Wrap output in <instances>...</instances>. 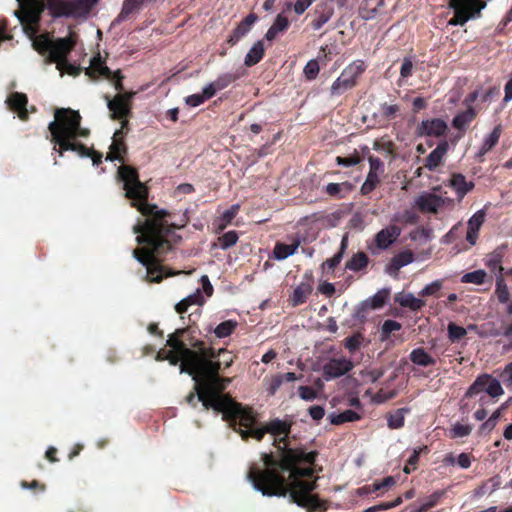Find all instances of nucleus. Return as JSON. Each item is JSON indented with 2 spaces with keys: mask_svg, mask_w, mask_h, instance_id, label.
I'll use <instances>...</instances> for the list:
<instances>
[{
  "mask_svg": "<svg viewBox=\"0 0 512 512\" xmlns=\"http://www.w3.org/2000/svg\"><path fill=\"white\" fill-rule=\"evenodd\" d=\"M291 425L287 421L274 419L264 427L257 430H244L242 438L253 437L260 441L266 433L274 437L277 456L264 454L265 469H253L248 479L255 490L264 496H286L289 493L292 502L299 507L319 509L322 502L311 494L316 488L315 480L304 479L313 474L312 465L316 458L315 452H305L302 449L287 447L286 438L290 433Z\"/></svg>",
  "mask_w": 512,
  "mask_h": 512,
  "instance_id": "1",
  "label": "nucleus"
},
{
  "mask_svg": "<svg viewBox=\"0 0 512 512\" xmlns=\"http://www.w3.org/2000/svg\"><path fill=\"white\" fill-rule=\"evenodd\" d=\"M118 174L124 183L125 196L132 200V205L143 215L149 217L143 224L135 227V232L139 233L136 238L137 242L144 244V247L135 249L133 255L138 262L146 267L150 280L159 282L163 275L162 269L159 268L158 259L168 252L172 243L176 241L173 229L165 220L168 212L146 202L148 190L139 181L137 171L134 168L122 165L118 169Z\"/></svg>",
  "mask_w": 512,
  "mask_h": 512,
  "instance_id": "2",
  "label": "nucleus"
},
{
  "mask_svg": "<svg viewBox=\"0 0 512 512\" xmlns=\"http://www.w3.org/2000/svg\"><path fill=\"white\" fill-rule=\"evenodd\" d=\"M184 353L185 358L181 372L188 370L190 373H194L195 378L204 379L206 391H201V385H197L199 399L202 401L203 407L221 412L223 417L229 419L235 428L236 425L243 427L244 429L239 430L241 435L244 430H257L258 428H253L255 416L252 411L242 408L230 397L221 394L230 379L217 377L216 364L193 352L185 350Z\"/></svg>",
  "mask_w": 512,
  "mask_h": 512,
  "instance_id": "3",
  "label": "nucleus"
},
{
  "mask_svg": "<svg viewBox=\"0 0 512 512\" xmlns=\"http://www.w3.org/2000/svg\"><path fill=\"white\" fill-rule=\"evenodd\" d=\"M19 10L14 14L18 18L24 34L30 39L32 47L45 57V63H56L61 76L66 73L77 76L80 68L66 60L74 46L70 37L53 40L47 31L41 29L40 18L44 11V4L40 0H17Z\"/></svg>",
  "mask_w": 512,
  "mask_h": 512,
  "instance_id": "4",
  "label": "nucleus"
},
{
  "mask_svg": "<svg viewBox=\"0 0 512 512\" xmlns=\"http://www.w3.org/2000/svg\"><path fill=\"white\" fill-rule=\"evenodd\" d=\"M81 116L79 112L67 108H58L54 113V120L48 125L50 141L53 150L63 156L66 151L76 152L79 156L91 157L94 165L102 161V154L88 150L77 142L78 138L87 137L89 131L80 127Z\"/></svg>",
  "mask_w": 512,
  "mask_h": 512,
  "instance_id": "5",
  "label": "nucleus"
},
{
  "mask_svg": "<svg viewBox=\"0 0 512 512\" xmlns=\"http://www.w3.org/2000/svg\"><path fill=\"white\" fill-rule=\"evenodd\" d=\"M184 332V329H177L173 334L169 336L167 339V345L171 348L170 350H161L158 352L157 359L158 360H168L171 365H177L180 363V370L182 369V365L184 363V351H190L195 353L196 355L203 356L212 363L217 366V373L219 372L221 364H224L225 367H229L233 359L229 352L225 349H219L217 352L212 349H206L204 347H200L198 350H191L185 346V344L179 339L180 335ZM217 377L219 375L217 374Z\"/></svg>",
  "mask_w": 512,
  "mask_h": 512,
  "instance_id": "6",
  "label": "nucleus"
},
{
  "mask_svg": "<svg viewBox=\"0 0 512 512\" xmlns=\"http://www.w3.org/2000/svg\"><path fill=\"white\" fill-rule=\"evenodd\" d=\"M132 96L133 93H119L113 99L105 96L112 118L122 120L121 128L117 129L113 135L110 151L106 156L108 161H122V155L126 152V146L123 141V128L127 125L128 121L124 117L130 112L129 102Z\"/></svg>",
  "mask_w": 512,
  "mask_h": 512,
  "instance_id": "7",
  "label": "nucleus"
},
{
  "mask_svg": "<svg viewBox=\"0 0 512 512\" xmlns=\"http://www.w3.org/2000/svg\"><path fill=\"white\" fill-rule=\"evenodd\" d=\"M98 0H48L51 13L57 17L86 18Z\"/></svg>",
  "mask_w": 512,
  "mask_h": 512,
  "instance_id": "8",
  "label": "nucleus"
},
{
  "mask_svg": "<svg viewBox=\"0 0 512 512\" xmlns=\"http://www.w3.org/2000/svg\"><path fill=\"white\" fill-rule=\"evenodd\" d=\"M486 6L482 0H450V7L454 10V17L448 21L451 26L463 25L475 17Z\"/></svg>",
  "mask_w": 512,
  "mask_h": 512,
  "instance_id": "9",
  "label": "nucleus"
},
{
  "mask_svg": "<svg viewBox=\"0 0 512 512\" xmlns=\"http://www.w3.org/2000/svg\"><path fill=\"white\" fill-rule=\"evenodd\" d=\"M365 65L361 60L349 64L341 75L333 82L330 93L332 96H339L356 85L357 78L364 72Z\"/></svg>",
  "mask_w": 512,
  "mask_h": 512,
  "instance_id": "10",
  "label": "nucleus"
},
{
  "mask_svg": "<svg viewBox=\"0 0 512 512\" xmlns=\"http://www.w3.org/2000/svg\"><path fill=\"white\" fill-rule=\"evenodd\" d=\"M481 392H485L493 398L503 395L504 390L498 379L493 378L488 374H483L474 381L466 392V397H472Z\"/></svg>",
  "mask_w": 512,
  "mask_h": 512,
  "instance_id": "11",
  "label": "nucleus"
},
{
  "mask_svg": "<svg viewBox=\"0 0 512 512\" xmlns=\"http://www.w3.org/2000/svg\"><path fill=\"white\" fill-rule=\"evenodd\" d=\"M452 203V199L442 197L434 192H422L416 197L414 206L421 212L436 214L438 211Z\"/></svg>",
  "mask_w": 512,
  "mask_h": 512,
  "instance_id": "12",
  "label": "nucleus"
},
{
  "mask_svg": "<svg viewBox=\"0 0 512 512\" xmlns=\"http://www.w3.org/2000/svg\"><path fill=\"white\" fill-rule=\"evenodd\" d=\"M401 235V229L394 224L388 225L387 227L378 231L374 238V244L368 246L371 253L376 255L383 250H387L391 247Z\"/></svg>",
  "mask_w": 512,
  "mask_h": 512,
  "instance_id": "13",
  "label": "nucleus"
},
{
  "mask_svg": "<svg viewBox=\"0 0 512 512\" xmlns=\"http://www.w3.org/2000/svg\"><path fill=\"white\" fill-rule=\"evenodd\" d=\"M352 361L344 356L329 359L322 368L326 381L340 378L353 369Z\"/></svg>",
  "mask_w": 512,
  "mask_h": 512,
  "instance_id": "14",
  "label": "nucleus"
},
{
  "mask_svg": "<svg viewBox=\"0 0 512 512\" xmlns=\"http://www.w3.org/2000/svg\"><path fill=\"white\" fill-rule=\"evenodd\" d=\"M258 17L254 13L247 15L233 30V33L229 36L227 42L230 45H235L241 38H243L257 21Z\"/></svg>",
  "mask_w": 512,
  "mask_h": 512,
  "instance_id": "15",
  "label": "nucleus"
},
{
  "mask_svg": "<svg viewBox=\"0 0 512 512\" xmlns=\"http://www.w3.org/2000/svg\"><path fill=\"white\" fill-rule=\"evenodd\" d=\"M485 211L483 209L478 210L475 212L470 219L468 220V231L466 235V240L471 244L475 245L477 237H478V231L483 225L485 221Z\"/></svg>",
  "mask_w": 512,
  "mask_h": 512,
  "instance_id": "16",
  "label": "nucleus"
},
{
  "mask_svg": "<svg viewBox=\"0 0 512 512\" xmlns=\"http://www.w3.org/2000/svg\"><path fill=\"white\" fill-rule=\"evenodd\" d=\"M447 123L439 118L423 120L421 122L422 133L427 136L439 137L446 133Z\"/></svg>",
  "mask_w": 512,
  "mask_h": 512,
  "instance_id": "17",
  "label": "nucleus"
},
{
  "mask_svg": "<svg viewBox=\"0 0 512 512\" xmlns=\"http://www.w3.org/2000/svg\"><path fill=\"white\" fill-rule=\"evenodd\" d=\"M449 183L452 189L456 192L459 200H462L464 196L474 188V183L472 181H467L466 177L460 173L453 174Z\"/></svg>",
  "mask_w": 512,
  "mask_h": 512,
  "instance_id": "18",
  "label": "nucleus"
},
{
  "mask_svg": "<svg viewBox=\"0 0 512 512\" xmlns=\"http://www.w3.org/2000/svg\"><path fill=\"white\" fill-rule=\"evenodd\" d=\"M388 298V291L382 290L378 291L376 294H374L369 300L363 302L358 308L355 313V317L362 318L363 312L367 309H379L381 308L386 300Z\"/></svg>",
  "mask_w": 512,
  "mask_h": 512,
  "instance_id": "19",
  "label": "nucleus"
},
{
  "mask_svg": "<svg viewBox=\"0 0 512 512\" xmlns=\"http://www.w3.org/2000/svg\"><path fill=\"white\" fill-rule=\"evenodd\" d=\"M502 128L500 125L494 127L491 133H489L483 140L481 147L476 153L475 157L478 161H482L483 157L486 153L494 148V146L498 143L501 136Z\"/></svg>",
  "mask_w": 512,
  "mask_h": 512,
  "instance_id": "20",
  "label": "nucleus"
},
{
  "mask_svg": "<svg viewBox=\"0 0 512 512\" xmlns=\"http://www.w3.org/2000/svg\"><path fill=\"white\" fill-rule=\"evenodd\" d=\"M449 148V144L447 141H443L437 145V147L432 150L426 158L425 166L430 171L435 170L440 163L442 162L444 156L446 155Z\"/></svg>",
  "mask_w": 512,
  "mask_h": 512,
  "instance_id": "21",
  "label": "nucleus"
},
{
  "mask_svg": "<svg viewBox=\"0 0 512 512\" xmlns=\"http://www.w3.org/2000/svg\"><path fill=\"white\" fill-rule=\"evenodd\" d=\"M300 244V239H295L292 244H285L281 242L276 243L273 249L274 259L282 261L294 255Z\"/></svg>",
  "mask_w": 512,
  "mask_h": 512,
  "instance_id": "22",
  "label": "nucleus"
},
{
  "mask_svg": "<svg viewBox=\"0 0 512 512\" xmlns=\"http://www.w3.org/2000/svg\"><path fill=\"white\" fill-rule=\"evenodd\" d=\"M8 105L16 110L18 112L19 118L22 120H25L28 112L26 109V105L28 102L27 96L23 93L15 92L12 93L8 98L7 101Z\"/></svg>",
  "mask_w": 512,
  "mask_h": 512,
  "instance_id": "23",
  "label": "nucleus"
},
{
  "mask_svg": "<svg viewBox=\"0 0 512 512\" xmlns=\"http://www.w3.org/2000/svg\"><path fill=\"white\" fill-rule=\"evenodd\" d=\"M85 73L90 77L104 76L106 78H110L112 74L110 69L104 65L100 54H97L91 59L90 65L86 68Z\"/></svg>",
  "mask_w": 512,
  "mask_h": 512,
  "instance_id": "24",
  "label": "nucleus"
},
{
  "mask_svg": "<svg viewBox=\"0 0 512 512\" xmlns=\"http://www.w3.org/2000/svg\"><path fill=\"white\" fill-rule=\"evenodd\" d=\"M395 302H397L401 307L409 308L412 311H418L422 307L425 306V302L415 297L412 293H399L395 297Z\"/></svg>",
  "mask_w": 512,
  "mask_h": 512,
  "instance_id": "25",
  "label": "nucleus"
},
{
  "mask_svg": "<svg viewBox=\"0 0 512 512\" xmlns=\"http://www.w3.org/2000/svg\"><path fill=\"white\" fill-rule=\"evenodd\" d=\"M414 260V255L411 251L405 250L398 254H396L394 257H392L389 266L387 267V272H397L399 269H401L404 266L409 265Z\"/></svg>",
  "mask_w": 512,
  "mask_h": 512,
  "instance_id": "26",
  "label": "nucleus"
},
{
  "mask_svg": "<svg viewBox=\"0 0 512 512\" xmlns=\"http://www.w3.org/2000/svg\"><path fill=\"white\" fill-rule=\"evenodd\" d=\"M476 116V111L473 107L467 108L466 111L458 113L452 120V126L457 130L465 131L468 125Z\"/></svg>",
  "mask_w": 512,
  "mask_h": 512,
  "instance_id": "27",
  "label": "nucleus"
},
{
  "mask_svg": "<svg viewBox=\"0 0 512 512\" xmlns=\"http://www.w3.org/2000/svg\"><path fill=\"white\" fill-rule=\"evenodd\" d=\"M411 362L420 367H427L436 363L435 359L423 348L413 349L409 355Z\"/></svg>",
  "mask_w": 512,
  "mask_h": 512,
  "instance_id": "28",
  "label": "nucleus"
},
{
  "mask_svg": "<svg viewBox=\"0 0 512 512\" xmlns=\"http://www.w3.org/2000/svg\"><path fill=\"white\" fill-rule=\"evenodd\" d=\"M264 55V45L261 40L257 41L253 44V46L250 48L248 53L245 56L244 63L246 66H253L257 64Z\"/></svg>",
  "mask_w": 512,
  "mask_h": 512,
  "instance_id": "29",
  "label": "nucleus"
},
{
  "mask_svg": "<svg viewBox=\"0 0 512 512\" xmlns=\"http://www.w3.org/2000/svg\"><path fill=\"white\" fill-rule=\"evenodd\" d=\"M288 25H289L288 19L285 16H283L282 14H279L276 17L272 26L266 32V35H265L266 39L269 41L275 39L276 36L278 35V33L283 32L288 28Z\"/></svg>",
  "mask_w": 512,
  "mask_h": 512,
  "instance_id": "30",
  "label": "nucleus"
},
{
  "mask_svg": "<svg viewBox=\"0 0 512 512\" xmlns=\"http://www.w3.org/2000/svg\"><path fill=\"white\" fill-rule=\"evenodd\" d=\"M328 418L331 424L340 425L346 422L357 421L360 419V415L357 412L348 409L339 414L331 413Z\"/></svg>",
  "mask_w": 512,
  "mask_h": 512,
  "instance_id": "31",
  "label": "nucleus"
},
{
  "mask_svg": "<svg viewBox=\"0 0 512 512\" xmlns=\"http://www.w3.org/2000/svg\"><path fill=\"white\" fill-rule=\"evenodd\" d=\"M368 265V257L364 252H358L346 263V269L357 272Z\"/></svg>",
  "mask_w": 512,
  "mask_h": 512,
  "instance_id": "32",
  "label": "nucleus"
},
{
  "mask_svg": "<svg viewBox=\"0 0 512 512\" xmlns=\"http://www.w3.org/2000/svg\"><path fill=\"white\" fill-rule=\"evenodd\" d=\"M409 412L408 408L397 409L387 418L388 427L391 429H399L404 426L405 414Z\"/></svg>",
  "mask_w": 512,
  "mask_h": 512,
  "instance_id": "33",
  "label": "nucleus"
},
{
  "mask_svg": "<svg viewBox=\"0 0 512 512\" xmlns=\"http://www.w3.org/2000/svg\"><path fill=\"white\" fill-rule=\"evenodd\" d=\"M506 407H507V404L504 403L497 410H495L492 413V415L488 418V420L485 421L480 426V431L481 432H490V431H492L495 428V426L497 425V422L500 419V417L502 415V412L506 409Z\"/></svg>",
  "mask_w": 512,
  "mask_h": 512,
  "instance_id": "34",
  "label": "nucleus"
},
{
  "mask_svg": "<svg viewBox=\"0 0 512 512\" xmlns=\"http://www.w3.org/2000/svg\"><path fill=\"white\" fill-rule=\"evenodd\" d=\"M238 238L239 237L236 231H228L218 238L216 246L222 250H227L237 243Z\"/></svg>",
  "mask_w": 512,
  "mask_h": 512,
  "instance_id": "35",
  "label": "nucleus"
},
{
  "mask_svg": "<svg viewBox=\"0 0 512 512\" xmlns=\"http://www.w3.org/2000/svg\"><path fill=\"white\" fill-rule=\"evenodd\" d=\"M502 257L500 253H491L487 256L485 264L486 266L496 274V277L498 275H502L503 267L501 265Z\"/></svg>",
  "mask_w": 512,
  "mask_h": 512,
  "instance_id": "36",
  "label": "nucleus"
},
{
  "mask_svg": "<svg viewBox=\"0 0 512 512\" xmlns=\"http://www.w3.org/2000/svg\"><path fill=\"white\" fill-rule=\"evenodd\" d=\"M486 277H487V273L484 270L479 269V270L468 272V273L464 274L461 278V282L481 285L485 282Z\"/></svg>",
  "mask_w": 512,
  "mask_h": 512,
  "instance_id": "37",
  "label": "nucleus"
},
{
  "mask_svg": "<svg viewBox=\"0 0 512 512\" xmlns=\"http://www.w3.org/2000/svg\"><path fill=\"white\" fill-rule=\"evenodd\" d=\"M495 293L499 302L507 303L510 298L508 287L504 281L503 275H498L496 278V289Z\"/></svg>",
  "mask_w": 512,
  "mask_h": 512,
  "instance_id": "38",
  "label": "nucleus"
},
{
  "mask_svg": "<svg viewBox=\"0 0 512 512\" xmlns=\"http://www.w3.org/2000/svg\"><path fill=\"white\" fill-rule=\"evenodd\" d=\"M182 373H187L189 375L192 376V379L195 381V386H194V390H195V394L194 393H191L187 396L186 400L187 402L192 405V406H195L197 402H202L200 399H199V395H198V390H197V385H201V391H206V386L204 384V379L203 378H195L194 377V373H190L188 370H185L183 371Z\"/></svg>",
  "mask_w": 512,
  "mask_h": 512,
  "instance_id": "39",
  "label": "nucleus"
},
{
  "mask_svg": "<svg viewBox=\"0 0 512 512\" xmlns=\"http://www.w3.org/2000/svg\"><path fill=\"white\" fill-rule=\"evenodd\" d=\"M237 326V322L233 320H227L220 323L214 330V333L218 338H224L229 336Z\"/></svg>",
  "mask_w": 512,
  "mask_h": 512,
  "instance_id": "40",
  "label": "nucleus"
},
{
  "mask_svg": "<svg viewBox=\"0 0 512 512\" xmlns=\"http://www.w3.org/2000/svg\"><path fill=\"white\" fill-rule=\"evenodd\" d=\"M380 175L381 174L369 171L367 174L366 180L364 181V183L361 186V193L365 195V194L372 192L376 188L377 184L379 183Z\"/></svg>",
  "mask_w": 512,
  "mask_h": 512,
  "instance_id": "41",
  "label": "nucleus"
},
{
  "mask_svg": "<svg viewBox=\"0 0 512 512\" xmlns=\"http://www.w3.org/2000/svg\"><path fill=\"white\" fill-rule=\"evenodd\" d=\"M445 495V491L438 490L431 494L425 502H423L416 510V512H424L429 508L435 506L438 501Z\"/></svg>",
  "mask_w": 512,
  "mask_h": 512,
  "instance_id": "42",
  "label": "nucleus"
},
{
  "mask_svg": "<svg viewBox=\"0 0 512 512\" xmlns=\"http://www.w3.org/2000/svg\"><path fill=\"white\" fill-rule=\"evenodd\" d=\"M401 324L395 320H386L381 327V340H387L392 332L399 331Z\"/></svg>",
  "mask_w": 512,
  "mask_h": 512,
  "instance_id": "43",
  "label": "nucleus"
},
{
  "mask_svg": "<svg viewBox=\"0 0 512 512\" xmlns=\"http://www.w3.org/2000/svg\"><path fill=\"white\" fill-rule=\"evenodd\" d=\"M442 287L443 281L437 279L423 287L422 290L419 292V295L422 297L436 296L437 293L442 289Z\"/></svg>",
  "mask_w": 512,
  "mask_h": 512,
  "instance_id": "44",
  "label": "nucleus"
},
{
  "mask_svg": "<svg viewBox=\"0 0 512 512\" xmlns=\"http://www.w3.org/2000/svg\"><path fill=\"white\" fill-rule=\"evenodd\" d=\"M472 431L470 425H464L460 423H455L452 425L450 430L451 438H462L468 436Z\"/></svg>",
  "mask_w": 512,
  "mask_h": 512,
  "instance_id": "45",
  "label": "nucleus"
},
{
  "mask_svg": "<svg viewBox=\"0 0 512 512\" xmlns=\"http://www.w3.org/2000/svg\"><path fill=\"white\" fill-rule=\"evenodd\" d=\"M309 292V287L307 286H298L294 289L292 294V303L294 306L302 304L307 297Z\"/></svg>",
  "mask_w": 512,
  "mask_h": 512,
  "instance_id": "46",
  "label": "nucleus"
},
{
  "mask_svg": "<svg viewBox=\"0 0 512 512\" xmlns=\"http://www.w3.org/2000/svg\"><path fill=\"white\" fill-rule=\"evenodd\" d=\"M466 335V330L454 323L448 325V337L452 342H455Z\"/></svg>",
  "mask_w": 512,
  "mask_h": 512,
  "instance_id": "47",
  "label": "nucleus"
},
{
  "mask_svg": "<svg viewBox=\"0 0 512 512\" xmlns=\"http://www.w3.org/2000/svg\"><path fill=\"white\" fill-rule=\"evenodd\" d=\"M297 392L304 401H313L318 397L317 391L310 386H299Z\"/></svg>",
  "mask_w": 512,
  "mask_h": 512,
  "instance_id": "48",
  "label": "nucleus"
},
{
  "mask_svg": "<svg viewBox=\"0 0 512 512\" xmlns=\"http://www.w3.org/2000/svg\"><path fill=\"white\" fill-rule=\"evenodd\" d=\"M283 384L279 374L266 380V391L269 395H274L280 386Z\"/></svg>",
  "mask_w": 512,
  "mask_h": 512,
  "instance_id": "49",
  "label": "nucleus"
},
{
  "mask_svg": "<svg viewBox=\"0 0 512 512\" xmlns=\"http://www.w3.org/2000/svg\"><path fill=\"white\" fill-rule=\"evenodd\" d=\"M235 77L230 74V73H226V74H222L220 75L214 82L215 86H216V89H218V91L226 88L232 81H234Z\"/></svg>",
  "mask_w": 512,
  "mask_h": 512,
  "instance_id": "50",
  "label": "nucleus"
},
{
  "mask_svg": "<svg viewBox=\"0 0 512 512\" xmlns=\"http://www.w3.org/2000/svg\"><path fill=\"white\" fill-rule=\"evenodd\" d=\"M362 336L360 334L353 335L345 339V347L350 351L354 352L357 350L362 343Z\"/></svg>",
  "mask_w": 512,
  "mask_h": 512,
  "instance_id": "51",
  "label": "nucleus"
},
{
  "mask_svg": "<svg viewBox=\"0 0 512 512\" xmlns=\"http://www.w3.org/2000/svg\"><path fill=\"white\" fill-rule=\"evenodd\" d=\"M336 162L338 165L344 167L355 166L360 163V157L358 155H352L349 157H336Z\"/></svg>",
  "mask_w": 512,
  "mask_h": 512,
  "instance_id": "52",
  "label": "nucleus"
},
{
  "mask_svg": "<svg viewBox=\"0 0 512 512\" xmlns=\"http://www.w3.org/2000/svg\"><path fill=\"white\" fill-rule=\"evenodd\" d=\"M319 72L317 61L311 60L304 67V74L308 79H314Z\"/></svg>",
  "mask_w": 512,
  "mask_h": 512,
  "instance_id": "53",
  "label": "nucleus"
},
{
  "mask_svg": "<svg viewBox=\"0 0 512 512\" xmlns=\"http://www.w3.org/2000/svg\"><path fill=\"white\" fill-rule=\"evenodd\" d=\"M368 160L370 165V172L378 174L384 173V163L379 158L370 156Z\"/></svg>",
  "mask_w": 512,
  "mask_h": 512,
  "instance_id": "54",
  "label": "nucleus"
},
{
  "mask_svg": "<svg viewBox=\"0 0 512 512\" xmlns=\"http://www.w3.org/2000/svg\"><path fill=\"white\" fill-rule=\"evenodd\" d=\"M398 112H399V106L396 104L389 105V104L384 103L381 105L382 115H384L385 117H387L389 119L394 118Z\"/></svg>",
  "mask_w": 512,
  "mask_h": 512,
  "instance_id": "55",
  "label": "nucleus"
},
{
  "mask_svg": "<svg viewBox=\"0 0 512 512\" xmlns=\"http://www.w3.org/2000/svg\"><path fill=\"white\" fill-rule=\"evenodd\" d=\"M308 414L313 420L320 421L325 416V409L320 405H314L308 409Z\"/></svg>",
  "mask_w": 512,
  "mask_h": 512,
  "instance_id": "56",
  "label": "nucleus"
},
{
  "mask_svg": "<svg viewBox=\"0 0 512 512\" xmlns=\"http://www.w3.org/2000/svg\"><path fill=\"white\" fill-rule=\"evenodd\" d=\"M413 62L410 58H404L401 68H400V77L408 78L412 74Z\"/></svg>",
  "mask_w": 512,
  "mask_h": 512,
  "instance_id": "57",
  "label": "nucleus"
},
{
  "mask_svg": "<svg viewBox=\"0 0 512 512\" xmlns=\"http://www.w3.org/2000/svg\"><path fill=\"white\" fill-rule=\"evenodd\" d=\"M205 97L201 93L193 94L185 98V103L191 107H197L204 103Z\"/></svg>",
  "mask_w": 512,
  "mask_h": 512,
  "instance_id": "58",
  "label": "nucleus"
},
{
  "mask_svg": "<svg viewBox=\"0 0 512 512\" xmlns=\"http://www.w3.org/2000/svg\"><path fill=\"white\" fill-rule=\"evenodd\" d=\"M384 372L380 369L367 370L363 373V377L374 383L383 376Z\"/></svg>",
  "mask_w": 512,
  "mask_h": 512,
  "instance_id": "59",
  "label": "nucleus"
},
{
  "mask_svg": "<svg viewBox=\"0 0 512 512\" xmlns=\"http://www.w3.org/2000/svg\"><path fill=\"white\" fill-rule=\"evenodd\" d=\"M314 0H297L294 4V11L296 14H303L313 3Z\"/></svg>",
  "mask_w": 512,
  "mask_h": 512,
  "instance_id": "60",
  "label": "nucleus"
},
{
  "mask_svg": "<svg viewBox=\"0 0 512 512\" xmlns=\"http://www.w3.org/2000/svg\"><path fill=\"white\" fill-rule=\"evenodd\" d=\"M394 484H395V479L392 476H388V477L384 478L380 482H374L373 483V490L374 491H378V490H380L382 488L391 487Z\"/></svg>",
  "mask_w": 512,
  "mask_h": 512,
  "instance_id": "61",
  "label": "nucleus"
},
{
  "mask_svg": "<svg viewBox=\"0 0 512 512\" xmlns=\"http://www.w3.org/2000/svg\"><path fill=\"white\" fill-rule=\"evenodd\" d=\"M217 91L218 89H216L214 82H211L203 87L201 94L203 95V97H205V100H208L212 98Z\"/></svg>",
  "mask_w": 512,
  "mask_h": 512,
  "instance_id": "62",
  "label": "nucleus"
},
{
  "mask_svg": "<svg viewBox=\"0 0 512 512\" xmlns=\"http://www.w3.org/2000/svg\"><path fill=\"white\" fill-rule=\"evenodd\" d=\"M456 462L461 468L467 469L471 466L470 455L467 453H461L458 455Z\"/></svg>",
  "mask_w": 512,
  "mask_h": 512,
  "instance_id": "63",
  "label": "nucleus"
},
{
  "mask_svg": "<svg viewBox=\"0 0 512 512\" xmlns=\"http://www.w3.org/2000/svg\"><path fill=\"white\" fill-rule=\"evenodd\" d=\"M502 378L507 385H512V362L506 365L502 373Z\"/></svg>",
  "mask_w": 512,
  "mask_h": 512,
  "instance_id": "64",
  "label": "nucleus"
}]
</instances>
